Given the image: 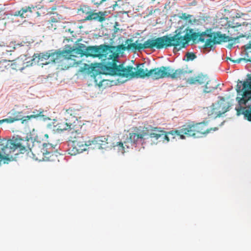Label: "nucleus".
<instances>
[{
  "instance_id": "c85d7f7f",
  "label": "nucleus",
  "mask_w": 251,
  "mask_h": 251,
  "mask_svg": "<svg viewBox=\"0 0 251 251\" xmlns=\"http://www.w3.org/2000/svg\"><path fill=\"white\" fill-rule=\"evenodd\" d=\"M33 57L35 58V60L37 59V62L39 63L40 61L42 62L44 60H47L50 58V52H42L39 53H35L33 56Z\"/></svg>"
},
{
  "instance_id": "5fc2aeb1",
  "label": "nucleus",
  "mask_w": 251,
  "mask_h": 251,
  "mask_svg": "<svg viewBox=\"0 0 251 251\" xmlns=\"http://www.w3.org/2000/svg\"><path fill=\"white\" fill-rule=\"evenodd\" d=\"M250 61H251V60H250Z\"/></svg>"
},
{
  "instance_id": "423d86ee",
  "label": "nucleus",
  "mask_w": 251,
  "mask_h": 251,
  "mask_svg": "<svg viewBox=\"0 0 251 251\" xmlns=\"http://www.w3.org/2000/svg\"><path fill=\"white\" fill-rule=\"evenodd\" d=\"M118 57V53L116 52L111 60L107 61L104 66V70L106 71V73L110 75H117L127 79L133 78V68L131 66L125 68L122 65H117Z\"/></svg>"
},
{
  "instance_id": "6e6552de",
  "label": "nucleus",
  "mask_w": 251,
  "mask_h": 251,
  "mask_svg": "<svg viewBox=\"0 0 251 251\" xmlns=\"http://www.w3.org/2000/svg\"><path fill=\"white\" fill-rule=\"evenodd\" d=\"M107 61L103 62L101 64L100 69L102 72L99 71L97 69V67L94 66H89L87 64H85L83 68L80 69L81 72H86L88 74H90L91 76L93 77L95 83L99 86H102L105 84H108L107 82L109 81L108 79L103 78L104 75H109L106 73V71L104 70V66L106 65Z\"/></svg>"
},
{
  "instance_id": "4be33fe9",
  "label": "nucleus",
  "mask_w": 251,
  "mask_h": 251,
  "mask_svg": "<svg viewBox=\"0 0 251 251\" xmlns=\"http://www.w3.org/2000/svg\"><path fill=\"white\" fill-rule=\"evenodd\" d=\"M8 114H10L11 116H10L13 122H15L17 121H22V123L24 124L26 123V121H24L25 120L24 117L23 116V112L22 111H18L16 110L15 109H12L9 112Z\"/></svg>"
},
{
  "instance_id": "ea45409f",
  "label": "nucleus",
  "mask_w": 251,
  "mask_h": 251,
  "mask_svg": "<svg viewBox=\"0 0 251 251\" xmlns=\"http://www.w3.org/2000/svg\"><path fill=\"white\" fill-rule=\"evenodd\" d=\"M124 144H125L124 142H119L117 143V146L120 148L119 150L121 151L122 153H124L125 151Z\"/></svg>"
},
{
  "instance_id": "473e14b6",
  "label": "nucleus",
  "mask_w": 251,
  "mask_h": 251,
  "mask_svg": "<svg viewBox=\"0 0 251 251\" xmlns=\"http://www.w3.org/2000/svg\"><path fill=\"white\" fill-rule=\"evenodd\" d=\"M75 114V111L72 108H69L66 110V112L65 113V119H68L69 116H72L71 118L72 119V121L75 120L76 119V117L75 116H73Z\"/></svg>"
},
{
  "instance_id": "72a5a7b5",
  "label": "nucleus",
  "mask_w": 251,
  "mask_h": 251,
  "mask_svg": "<svg viewBox=\"0 0 251 251\" xmlns=\"http://www.w3.org/2000/svg\"><path fill=\"white\" fill-rule=\"evenodd\" d=\"M24 58V69L26 67L32 66L33 62L35 60V58L33 57L32 59H28V58Z\"/></svg>"
},
{
  "instance_id": "f3484780",
  "label": "nucleus",
  "mask_w": 251,
  "mask_h": 251,
  "mask_svg": "<svg viewBox=\"0 0 251 251\" xmlns=\"http://www.w3.org/2000/svg\"><path fill=\"white\" fill-rule=\"evenodd\" d=\"M106 15V12H99L95 13L91 10L85 17V20H95L100 22H102L105 20V16Z\"/></svg>"
},
{
  "instance_id": "58836bf2",
  "label": "nucleus",
  "mask_w": 251,
  "mask_h": 251,
  "mask_svg": "<svg viewBox=\"0 0 251 251\" xmlns=\"http://www.w3.org/2000/svg\"><path fill=\"white\" fill-rule=\"evenodd\" d=\"M3 123H7L8 124H11L14 123L13 120L12 118L10 116L8 118L0 120V124H1Z\"/></svg>"
},
{
  "instance_id": "9d476101",
  "label": "nucleus",
  "mask_w": 251,
  "mask_h": 251,
  "mask_svg": "<svg viewBox=\"0 0 251 251\" xmlns=\"http://www.w3.org/2000/svg\"><path fill=\"white\" fill-rule=\"evenodd\" d=\"M219 98L220 100L217 102L213 103L210 107L207 108V113L209 116L220 117L228 110L230 106L229 103L223 97H219Z\"/></svg>"
},
{
  "instance_id": "0eeeda50",
  "label": "nucleus",
  "mask_w": 251,
  "mask_h": 251,
  "mask_svg": "<svg viewBox=\"0 0 251 251\" xmlns=\"http://www.w3.org/2000/svg\"><path fill=\"white\" fill-rule=\"evenodd\" d=\"M207 122L195 123L194 122L186 123L183 125L182 132H184L187 137L199 138L202 135H206L211 131H215L218 129L217 127L207 128Z\"/></svg>"
},
{
  "instance_id": "bb28decb",
  "label": "nucleus",
  "mask_w": 251,
  "mask_h": 251,
  "mask_svg": "<svg viewBox=\"0 0 251 251\" xmlns=\"http://www.w3.org/2000/svg\"><path fill=\"white\" fill-rule=\"evenodd\" d=\"M163 130L160 128L154 127L150 133L149 136L151 138H154L156 140L161 138L163 135Z\"/></svg>"
},
{
  "instance_id": "c9c22d12",
  "label": "nucleus",
  "mask_w": 251,
  "mask_h": 251,
  "mask_svg": "<svg viewBox=\"0 0 251 251\" xmlns=\"http://www.w3.org/2000/svg\"><path fill=\"white\" fill-rule=\"evenodd\" d=\"M186 60L187 61L193 60L196 58V55L193 52H187L185 54Z\"/></svg>"
},
{
  "instance_id": "2f4dec72",
  "label": "nucleus",
  "mask_w": 251,
  "mask_h": 251,
  "mask_svg": "<svg viewBox=\"0 0 251 251\" xmlns=\"http://www.w3.org/2000/svg\"><path fill=\"white\" fill-rule=\"evenodd\" d=\"M43 113V111H39L37 110H34L33 111L32 115H29V116H26L24 117V121H27L29 120H30L32 118H35L36 117H38L39 116H43V115L42 114Z\"/></svg>"
},
{
  "instance_id": "7ed1b4c3",
  "label": "nucleus",
  "mask_w": 251,
  "mask_h": 251,
  "mask_svg": "<svg viewBox=\"0 0 251 251\" xmlns=\"http://www.w3.org/2000/svg\"><path fill=\"white\" fill-rule=\"evenodd\" d=\"M26 140L28 142V139ZM55 147L56 145H53L51 144L44 143L41 146H33L30 149L27 143V147L23 153L27 150V149H29L33 155V158L36 160L58 162L59 160L57 153L55 151ZM17 150L21 153L19 149Z\"/></svg>"
},
{
  "instance_id": "393cba45",
  "label": "nucleus",
  "mask_w": 251,
  "mask_h": 251,
  "mask_svg": "<svg viewBox=\"0 0 251 251\" xmlns=\"http://www.w3.org/2000/svg\"><path fill=\"white\" fill-rule=\"evenodd\" d=\"M12 63V69L22 71L24 70V58L22 57H18L15 60H13Z\"/></svg>"
},
{
  "instance_id": "cd10ccee",
  "label": "nucleus",
  "mask_w": 251,
  "mask_h": 251,
  "mask_svg": "<svg viewBox=\"0 0 251 251\" xmlns=\"http://www.w3.org/2000/svg\"><path fill=\"white\" fill-rule=\"evenodd\" d=\"M76 49L75 50H73L72 51H59L60 55H61V61H63L65 59L69 60V59H73L72 57H75V56L73 54L74 53H76Z\"/></svg>"
},
{
  "instance_id": "a211bd4d",
  "label": "nucleus",
  "mask_w": 251,
  "mask_h": 251,
  "mask_svg": "<svg viewBox=\"0 0 251 251\" xmlns=\"http://www.w3.org/2000/svg\"><path fill=\"white\" fill-rule=\"evenodd\" d=\"M207 79L208 77L206 75L202 74H199L195 77L188 78L186 79V83L188 84H195L196 83L202 84L206 82Z\"/></svg>"
},
{
  "instance_id": "603ef678",
  "label": "nucleus",
  "mask_w": 251,
  "mask_h": 251,
  "mask_svg": "<svg viewBox=\"0 0 251 251\" xmlns=\"http://www.w3.org/2000/svg\"><path fill=\"white\" fill-rule=\"evenodd\" d=\"M126 143L125 144H126ZM125 146H126V147H127V148H128V146H127V145H125Z\"/></svg>"
},
{
  "instance_id": "a878e982",
  "label": "nucleus",
  "mask_w": 251,
  "mask_h": 251,
  "mask_svg": "<svg viewBox=\"0 0 251 251\" xmlns=\"http://www.w3.org/2000/svg\"><path fill=\"white\" fill-rule=\"evenodd\" d=\"M65 121H61L57 125V129L60 130H67L71 128L72 123L68 119H65Z\"/></svg>"
},
{
  "instance_id": "09e8293b",
  "label": "nucleus",
  "mask_w": 251,
  "mask_h": 251,
  "mask_svg": "<svg viewBox=\"0 0 251 251\" xmlns=\"http://www.w3.org/2000/svg\"><path fill=\"white\" fill-rule=\"evenodd\" d=\"M56 9V8L55 7H52L51 8V10H55Z\"/></svg>"
},
{
  "instance_id": "dca6fc26",
  "label": "nucleus",
  "mask_w": 251,
  "mask_h": 251,
  "mask_svg": "<svg viewBox=\"0 0 251 251\" xmlns=\"http://www.w3.org/2000/svg\"><path fill=\"white\" fill-rule=\"evenodd\" d=\"M133 40L131 38L127 39L125 45H120L117 46V49L119 50H132L134 51L139 50L138 41L135 43H132Z\"/></svg>"
},
{
  "instance_id": "b1692460",
  "label": "nucleus",
  "mask_w": 251,
  "mask_h": 251,
  "mask_svg": "<svg viewBox=\"0 0 251 251\" xmlns=\"http://www.w3.org/2000/svg\"><path fill=\"white\" fill-rule=\"evenodd\" d=\"M219 84L215 80H209L206 81L204 89V92L208 93L212 92L215 89H217Z\"/></svg>"
},
{
  "instance_id": "aec40b11",
  "label": "nucleus",
  "mask_w": 251,
  "mask_h": 251,
  "mask_svg": "<svg viewBox=\"0 0 251 251\" xmlns=\"http://www.w3.org/2000/svg\"><path fill=\"white\" fill-rule=\"evenodd\" d=\"M84 139H85V136L78 130H73L70 133L69 140L72 142V144Z\"/></svg>"
},
{
  "instance_id": "9b49d317",
  "label": "nucleus",
  "mask_w": 251,
  "mask_h": 251,
  "mask_svg": "<svg viewBox=\"0 0 251 251\" xmlns=\"http://www.w3.org/2000/svg\"><path fill=\"white\" fill-rule=\"evenodd\" d=\"M236 100L240 105H245L246 107L241 108L242 113L244 117L251 122V92L246 91L243 97H237Z\"/></svg>"
},
{
  "instance_id": "c756f323",
  "label": "nucleus",
  "mask_w": 251,
  "mask_h": 251,
  "mask_svg": "<svg viewBox=\"0 0 251 251\" xmlns=\"http://www.w3.org/2000/svg\"><path fill=\"white\" fill-rule=\"evenodd\" d=\"M183 130V126H181V128L179 130H171L170 131L167 132L169 135H171L173 136V138H174L175 136H177L179 137V138L181 139H185V135L184 132H182Z\"/></svg>"
},
{
  "instance_id": "39448f33",
  "label": "nucleus",
  "mask_w": 251,
  "mask_h": 251,
  "mask_svg": "<svg viewBox=\"0 0 251 251\" xmlns=\"http://www.w3.org/2000/svg\"><path fill=\"white\" fill-rule=\"evenodd\" d=\"M175 37L174 35H164L160 37L148 39L143 44L138 43L139 51L146 49L160 50L172 46L174 47V50H176Z\"/></svg>"
},
{
  "instance_id": "37998d69",
  "label": "nucleus",
  "mask_w": 251,
  "mask_h": 251,
  "mask_svg": "<svg viewBox=\"0 0 251 251\" xmlns=\"http://www.w3.org/2000/svg\"><path fill=\"white\" fill-rule=\"evenodd\" d=\"M244 47L246 50H251V43H248Z\"/></svg>"
},
{
  "instance_id": "f8f14e48",
  "label": "nucleus",
  "mask_w": 251,
  "mask_h": 251,
  "mask_svg": "<svg viewBox=\"0 0 251 251\" xmlns=\"http://www.w3.org/2000/svg\"><path fill=\"white\" fill-rule=\"evenodd\" d=\"M140 65H139L137 66V71L135 72H133V78H144L145 77H150L153 80L159 79L160 67L148 70L147 68H139Z\"/></svg>"
},
{
  "instance_id": "c03bdc74",
  "label": "nucleus",
  "mask_w": 251,
  "mask_h": 251,
  "mask_svg": "<svg viewBox=\"0 0 251 251\" xmlns=\"http://www.w3.org/2000/svg\"><path fill=\"white\" fill-rule=\"evenodd\" d=\"M8 54L10 55H11V51L6 50H5V51L2 52V55H8Z\"/></svg>"
},
{
  "instance_id": "4c0bfd02",
  "label": "nucleus",
  "mask_w": 251,
  "mask_h": 251,
  "mask_svg": "<svg viewBox=\"0 0 251 251\" xmlns=\"http://www.w3.org/2000/svg\"><path fill=\"white\" fill-rule=\"evenodd\" d=\"M59 21V18H56L54 17H51L49 21V24H50L51 26L49 25L48 27L49 28H52L53 27V23H58Z\"/></svg>"
},
{
  "instance_id": "a18cd8bd",
  "label": "nucleus",
  "mask_w": 251,
  "mask_h": 251,
  "mask_svg": "<svg viewBox=\"0 0 251 251\" xmlns=\"http://www.w3.org/2000/svg\"><path fill=\"white\" fill-rule=\"evenodd\" d=\"M3 11H4L3 8H0V19L2 17V13L3 12Z\"/></svg>"
},
{
  "instance_id": "8fccbe9b",
  "label": "nucleus",
  "mask_w": 251,
  "mask_h": 251,
  "mask_svg": "<svg viewBox=\"0 0 251 251\" xmlns=\"http://www.w3.org/2000/svg\"><path fill=\"white\" fill-rule=\"evenodd\" d=\"M2 139H0V146L1 147V142Z\"/></svg>"
},
{
  "instance_id": "49530a36",
  "label": "nucleus",
  "mask_w": 251,
  "mask_h": 251,
  "mask_svg": "<svg viewBox=\"0 0 251 251\" xmlns=\"http://www.w3.org/2000/svg\"><path fill=\"white\" fill-rule=\"evenodd\" d=\"M118 4H117V1H115V3L113 5H112V8L113 9H115V8L116 6H117Z\"/></svg>"
},
{
  "instance_id": "1a4fd4ad",
  "label": "nucleus",
  "mask_w": 251,
  "mask_h": 251,
  "mask_svg": "<svg viewBox=\"0 0 251 251\" xmlns=\"http://www.w3.org/2000/svg\"><path fill=\"white\" fill-rule=\"evenodd\" d=\"M191 72L182 69L174 70L169 66H161L160 67L159 79L170 77L173 79H179L186 81L187 75Z\"/></svg>"
},
{
  "instance_id": "f704fd0d",
  "label": "nucleus",
  "mask_w": 251,
  "mask_h": 251,
  "mask_svg": "<svg viewBox=\"0 0 251 251\" xmlns=\"http://www.w3.org/2000/svg\"><path fill=\"white\" fill-rule=\"evenodd\" d=\"M91 10V9L89 6L86 5H84L81 6L80 9L78 10V11L81 12V13L83 14L88 15V14L90 12Z\"/></svg>"
},
{
  "instance_id": "412c9836",
  "label": "nucleus",
  "mask_w": 251,
  "mask_h": 251,
  "mask_svg": "<svg viewBox=\"0 0 251 251\" xmlns=\"http://www.w3.org/2000/svg\"><path fill=\"white\" fill-rule=\"evenodd\" d=\"M92 145L97 146L99 148H103L108 144L107 138L104 136L98 137L91 140Z\"/></svg>"
},
{
  "instance_id": "f257e3e1",
  "label": "nucleus",
  "mask_w": 251,
  "mask_h": 251,
  "mask_svg": "<svg viewBox=\"0 0 251 251\" xmlns=\"http://www.w3.org/2000/svg\"><path fill=\"white\" fill-rule=\"evenodd\" d=\"M175 37L176 50L185 47V45L191 40L194 43H204V49H211L215 44H219L222 42L235 41L239 38L226 36L220 32L202 33L195 32L194 30L189 27H180L176 31Z\"/></svg>"
},
{
  "instance_id": "de8ad7c7",
  "label": "nucleus",
  "mask_w": 251,
  "mask_h": 251,
  "mask_svg": "<svg viewBox=\"0 0 251 251\" xmlns=\"http://www.w3.org/2000/svg\"><path fill=\"white\" fill-rule=\"evenodd\" d=\"M45 137H46V138H49V135L48 134H45Z\"/></svg>"
},
{
  "instance_id": "79ce46f5",
  "label": "nucleus",
  "mask_w": 251,
  "mask_h": 251,
  "mask_svg": "<svg viewBox=\"0 0 251 251\" xmlns=\"http://www.w3.org/2000/svg\"><path fill=\"white\" fill-rule=\"evenodd\" d=\"M107 0H101L99 2L96 1V0H92V2L95 4L97 6H99L102 4L103 2L106 1Z\"/></svg>"
},
{
  "instance_id": "3c124183",
  "label": "nucleus",
  "mask_w": 251,
  "mask_h": 251,
  "mask_svg": "<svg viewBox=\"0 0 251 251\" xmlns=\"http://www.w3.org/2000/svg\"><path fill=\"white\" fill-rule=\"evenodd\" d=\"M236 110H237V112H238V113H239V111H239V110H238V109H236Z\"/></svg>"
},
{
  "instance_id": "2eb2a0df",
  "label": "nucleus",
  "mask_w": 251,
  "mask_h": 251,
  "mask_svg": "<svg viewBox=\"0 0 251 251\" xmlns=\"http://www.w3.org/2000/svg\"><path fill=\"white\" fill-rule=\"evenodd\" d=\"M236 91L239 95H241L243 97V95L246 91L248 92H251V76L244 81L243 83L240 81L236 85Z\"/></svg>"
},
{
  "instance_id": "f03ea898",
  "label": "nucleus",
  "mask_w": 251,
  "mask_h": 251,
  "mask_svg": "<svg viewBox=\"0 0 251 251\" xmlns=\"http://www.w3.org/2000/svg\"><path fill=\"white\" fill-rule=\"evenodd\" d=\"M0 149V165L7 164L12 161L15 155L18 154L16 152L19 149L21 153H24L27 147V140H23L20 137H13L11 139H3L1 142Z\"/></svg>"
},
{
  "instance_id": "4468645a",
  "label": "nucleus",
  "mask_w": 251,
  "mask_h": 251,
  "mask_svg": "<svg viewBox=\"0 0 251 251\" xmlns=\"http://www.w3.org/2000/svg\"><path fill=\"white\" fill-rule=\"evenodd\" d=\"M91 145V140H87L84 139L81 141H78L76 143L72 144V147L69 149V153L72 155H75L78 153H81L86 150V148Z\"/></svg>"
},
{
  "instance_id": "e433bc0d",
  "label": "nucleus",
  "mask_w": 251,
  "mask_h": 251,
  "mask_svg": "<svg viewBox=\"0 0 251 251\" xmlns=\"http://www.w3.org/2000/svg\"><path fill=\"white\" fill-rule=\"evenodd\" d=\"M193 17V16L190 14H187L186 13H182L181 15L179 16V18L181 19L187 20H189L190 23H191V18Z\"/></svg>"
},
{
  "instance_id": "a19ab883",
  "label": "nucleus",
  "mask_w": 251,
  "mask_h": 251,
  "mask_svg": "<svg viewBox=\"0 0 251 251\" xmlns=\"http://www.w3.org/2000/svg\"><path fill=\"white\" fill-rule=\"evenodd\" d=\"M168 135H169L167 133V132H166L163 130V135L161 138L163 139V140H166L167 142H169L170 141L169 138L168 136Z\"/></svg>"
},
{
  "instance_id": "5701e85b",
  "label": "nucleus",
  "mask_w": 251,
  "mask_h": 251,
  "mask_svg": "<svg viewBox=\"0 0 251 251\" xmlns=\"http://www.w3.org/2000/svg\"><path fill=\"white\" fill-rule=\"evenodd\" d=\"M49 59V61H46L42 64L48 65L50 63H59L61 61V55H60L59 51L50 52V58Z\"/></svg>"
},
{
  "instance_id": "864d4df0",
  "label": "nucleus",
  "mask_w": 251,
  "mask_h": 251,
  "mask_svg": "<svg viewBox=\"0 0 251 251\" xmlns=\"http://www.w3.org/2000/svg\"><path fill=\"white\" fill-rule=\"evenodd\" d=\"M126 143L125 144H126ZM125 146H126V147H127V148H128V146H127V145H125Z\"/></svg>"
},
{
  "instance_id": "ddd939ff",
  "label": "nucleus",
  "mask_w": 251,
  "mask_h": 251,
  "mask_svg": "<svg viewBox=\"0 0 251 251\" xmlns=\"http://www.w3.org/2000/svg\"><path fill=\"white\" fill-rule=\"evenodd\" d=\"M132 129L131 132L124 136L123 140L125 144L130 143L136 145L139 141L144 139L147 135V132L140 130L137 127H134Z\"/></svg>"
},
{
  "instance_id": "20e7f679",
  "label": "nucleus",
  "mask_w": 251,
  "mask_h": 251,
  "mask_svg": "<svg viewBox=\"0 0 251 251\" xmlns=\"http://www.w3.org/2000/svg\"><path fill=\"white\" fill-rule=\"evenodd\" d=\"M114 50V47L104 45L99 47H88L85 51L81 49L76 48V52L80 54V56L85 55L86 56L97 57L105 62L111 60L116 53Z\"/></svg>"
},
{
  "instance_id": "6ab92c4d",
  "label": "nucleus",
  "mask_w": 251,
  "mask_h": 251,
  "mask_svg": "<svg viewBox=\"0 0 251 251\" xmlns=\"http://www.w3.org/2000/svg\"><path fill=\"white\" fill-rule=\"evenodd\" d=\"M35 7L32 5L31 6H25L21 8L19 11H16L14 14L15 16H20L22 18H25L29 16L28 14L32 13L33 10H34Z\"/></svg>"
},
{
  "instance_id": "7c9ffc66",
  "label": "nucleus",
  "mask_w": 251,
  "mask_h": 251,
  "mask_svg": "<svg viewBox=\"0 0 251 251\" xmlns=\"http://www.w3.org/2000/svg\"><path fill=\"white\" fill-rule=\"evenodd\" d=\"M12 61L10 59H3L0 61V70L4 71L5 70L8 69L10 67H12Z\"/></svg>"
}]
</instances>
